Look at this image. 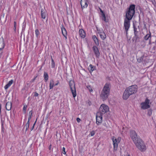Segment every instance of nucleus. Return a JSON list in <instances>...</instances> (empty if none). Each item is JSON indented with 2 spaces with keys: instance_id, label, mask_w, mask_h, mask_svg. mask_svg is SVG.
Returning a JSON list of instances; mask_svg holds the SVG:
<instances>
[{
  "instance_id": "c03bdc74",
  "label": "nucleus",
  "mask_w": 156,
  "mask_h": 156,
  "mask_svg": "<svg viewBox=\"0 0 156 156\" xmlns=\"http://www.w3.org/2000/svg\"><path fill=\"white\" fill-rule=\"evenodd\" d=\"M105 126H106V127H107V125H106L105 124V125H104Z\"/></svg>"
},
{
  "instance_id": "5701e85b",
  "label": "nucleus",
  "mask_w": 156,
  "mask_h": 156,
  "mask_svg": "<svg viewBox=\"0 0 156 156\" xmlns=\"http://www.w3.org/2000/svg\"><path fill=\"white\" fill-rule=\"evenodd\" d=\"M55 86L54 82L53 80H51L50 82V89H52Z\"/></svg>"
},
{
  "instance_id": "4be33fe9",
  "label": "nucleus",
  "mask_w": 156,
  "mask_h": 156,
  "mask_svg": "<svg viewBox=\"0 0 156 156\" xmlns=\"http://www.w3.org/2000/svg\"><path fill=\"white\" fill-rule=\"evenodd\" d=\"M94 41L95 44L96 45H98L99 44V41L98 40V39L96 37V36L94 35L92 37Z\"/></svg>"
},
{
  "instance_id": "e433bc0d",
  "label": "nucleus",
  "mask_w": 156,
  "mask_h": 156,
  "mask_svg": "<svg viewBox=\"0 0 156 156\" xmlns=\"http://www.w3.org/2000/svg\"><path fill=\"white\" fill-rule=\"evenodd\" d=\"M38 94L36 92H35L34 93V96L36 97L38 96Z\"/></svg>"
},
{
  "instance_id": "ea45409f",
  "label": "nucleus",
  "mask_w": 156,
  "mask_h": 156,
  "mask_svg": "<svg viewBox=\"0 0 156 156\" xmlns=\"http://www.w3.org/2000/svg\"><path fill=\"white\" fill-rule=\"evenodd\" d=\"M32 114V111H31L29 112V114L30 115H31Z\"/></svg>"
},
{
  "instance_id": "20e7f679",
  "label": "nucleus",
  "mask_w": 156,
  "mask_h": 156,
  "mask_svg": "<svg viewBox=\"0 0 156 156\" xmlns=\"http://www.w3.org/2000/svg\"><path fill=\"white\" fill-rule=\"evenodd\" d=\"M150 100L147 98L144 101L141 103V108L144 110L149 108L150 107Z\"/></svg>"
},
{
  "instance_id": "0eeeda50",
  "label": "nucleus",
  "mask_w": 156,
  "mask_h": 156,
  "mask_svg": "<svg viewBox=\"0 0 156 156\" xmlns=\"http://www.w3.org/2000/svg\"><path fill=\"white\" fill-rule=\"evenodd\" d=\"M130 94L132 95L136 93L138 87L136 85H133L128 87L126 89Z\"/></svg>"
},
{
  "instance_id": "393cba45",
  "label": "nucleus",
  "mask_w": 156,
  "mask_h": 156,
  "mask_svg": "<svg viewBox=\"0 0 156 156\" xmlns=\"http://www.w3.org/2000/svg\"><path fill=\"white\" fill-rule=\"evenodd\" d=\"M41 16L43 19H45L46 18V13L45 12H43V10L41 11Z\"/></svg>"
},
{
  "instance_id": "6ab92c4d",
  "label": "nucleus",
  "mask_w": 156,
  "mask_h": 156,
  "mask_svg": "<svg viewBox=\"0 0 156 156\" xmlns=\"http://www.w3.org/2000/svg\"><path fill=\"white\" fill-rule=\"evenodd\" d=\"M12 107V104L11 102H7L6 105V108L8 111L10 110Z\"/></svg>"
},
{
  "instance_id": "f3484780",
  "label": "nucleus",
  "mask_w": 156,
  "mask_h": 156,
  "mask_svg": "<svg viewBox=\"0 0 156 156\" xmlns=\"http://www.w3.org/2000/svg\"><path fill=\"white\" fill-rule=\"evenodd\" d=\"M151 33L150 32L149 34H147L144 37V39L145 40H149V44H151Z\"/></svg>"
},
{
  "instance_id": "9b49d317",
  "label": "nucleus",
  "mask_w": 156,
  "mask_h": 156,
  "mask_svg": "<svg viewBox=\"0 0 156 156\" xmlns=\"http://www.w3.org/2000/svg\"><path fill=\"white\" fill-rule=\"evenodd\" d=\"M96 123L98 125H100L102 121V116L100 113H97L96 116Z\"/></svg>"
},
{
  "instance_id": "4c0bfd02",
  "label": "nucleus",
  "mask_w": 156,
  "mask_h": 156,
  "mask_svg": "<svg viewBox=\"0 0 156 156\" xmlns=\"http://www.w3.org/2000/svg\"><path fill=\"white\" fill-rule=\"evenodd\" d=\"M76 120H77V121L78 122H80V118H77V119H76Z\"/></svg>"
},
{
  "instance_id": "a18cd8bd",
  "label": "nucleus",
  "mask_w": 156,
  "mask_h": 156,
  "mask_svg": "<svg viewBox=\"0 0 156 156\" xmlns=\"http://www.w3.org/2000/svg\"><path fill=\"white\" fill-rule=\"evenodd\" d=\"M127 156H130L129 155H128Z\"/></svg>"
},
{
  "instance_id": "dca6fc26",
  "label": "nucleus",
  "mask_w": 156,
  "mask_h": 156,
  "mask_svg": "<svg viewBox=\"0 0 156 156\" xmlns=\"http://www.w3.org/2000/svg\"><path fill=\"white\" fill-rule=\"evenodd\" d=\"M100 12H101L102 19L106 22H108V19L107 17H106L104 12L101 9L100 10Z\"/></svg>"
},
{
  "instance_id": "c9c22d12",
  "label": "nucleus",
  "mask_w": 156,
  "mask_h": 156,
  "mask_svg": "<svg viewBox=\"0 0 156 156\" xmlns=\"http://www.w3.org/2000/svg\"><path fill=\"white\" fill-rule=\"evenodd\" d=\"M27 107L26 106L24 105L23 107V110L25 111V112L26 110Z\"/></svg>"
},
{
  "instance_id": "58836bf2",
  "label": "nucleus",
  "mask_w": 156,
  "mask_h": 156,
  "mask_svg": "<svg viewBox=\"0 0 156 156\" xmlns=\"http://www.w3.org/2000/svg\"><path fill=\"white\" fill-rule=\"evenodd\" d=\"M31 115H29V116L28 118V121H30V120L31 119Z\"/></svg>"
},
{
  "instance_id": "f257e3e1",
  "label": "nucleus",
  "mask_w": 156,
  "mask_h": 156,
  "mask_svg": "<svg viewBox=\"0 0 156 156\" xmlns=\"http://www.w3.org/2000/svg\"><path fill=\"white\" fill-rule=\"evenodd\" d=\"M110 84L107 83L105 84L100 95V97L103 101L106 100L109 95Z\"/></svg>"
},
{
  "instance_id": "a878e982",
  "label": "nucleus",
  "mask_w": 156,
  "mask_h": 156,
  "mask_svg": "<svg viewBox=\"0 0 156 156\" xmlns=\"http://www.w3.org/2000/svg\"><path fill=\"white\" fill-rule=\"evenodd\" d=\"M44 77L45 81H47L48 80V74L46 72H44Z\"/></svg>"
},
{
  "instance_id": "a19ab883",
  "label": "nucleus",
  "mask_w": 156,
  "mask_h": 156,
  "mask_svg": "<svg viewBox=\"0 0 156 156\" xmlns=\"http://www.w3.org/2000/svg\"><path fill=\"white\" fill-rule=\"evenodd\" d=\"M16 22H14V27H15V29H16Z\"/></svg>"
},
{
  "instance_id": "79ce46f5",
  "label": "nucleus",
  "mask_w": 156,
  "mask_h": 156,
  "mask_svg": "<svg viewBox=\"0 0 156 156\" xmlns=\"http://www.w3.org/2000/svg\"><path fill=\"white\" fill-rule=\"evenodd\" d=\"M58 83H59V82L58 81L57 83H55V86H57L58 85Z\"/></svg>"
},
{
  "instance_id": "2eb2a0df",
  "label": "nucleus",
  "mask_w": 156,
  "mask_h": 156,
  "mask_svg": "<svg viewBox=\"0 0 156 156\" xmlns=\"http://www.w3.org/2000/svg\"><path fill=\"white\" fill-rule=\"evenodd\" d=\"M80 37L82 38H85L86 36V33L82 29H80L79 32Z\"/></svg>"
},
{
  "instance_id": "bb28decb",
  "label": "nucleus",
  "mask_w": 156,
  "mask_h": 156,
  "mask_svg": "<svg viewBox=\"0 0 156 156\" xmlns=\"http://www.w3.org/2000/svg\"><path fill=\"white\" fill-rule=\"evenodd\" d=\"M87 88L89 90L90 92H93V90L92 89L91 86H87Z\"/></svg>"
},
{
  "instance_id": "f03ea898",
  "label": "nucleus",
  "mask_w": 156,
  "mask_h": 156,
  "mask_svg": "<svg viewBox=\"0 0 156 156\" xmlns=\"http://www.w3.org/2000/svg\"><path fill=\"white\" fill-rule=\"evenodd\" d=\"M136 147L142 152L145 151L147 149L146 146L144 141L141 139H138L134 143Z\"/></svg>"
},
{
  "instance_id": "c756f323",
  "label": "nucleus",
  "mask_w": 156,
  "mask_h": 156,
  "mask_svg": "<svg viewBox=\"0 0 156 156\" xmlns=\"http://www.w3.org/2000/svg\"><path fill=\"white\" fill-rule=\"evenodd\" d=\"M2 48H1V49L2 48H3L5 47V42H4V41L3 39H2Z\"/></svg>"
},
{
  "instance_id": "6e6552de",
  "label": "nucleus",
  "mask_w": 156,
  "mask_h": 156,
  "mask_svg": "<svg viewBox=\"0 0 156 156\" xmlns=\"http://www.w3.org/2000/svg\"><path fill=\"white\" fill-rule=\"evenodd\" d=\"M99 111L101 114H104L109 111V108L107 105L102 104L100 107Z\"/></svg>"
},
{
  "instance_id": "f8f14e48",
  "label": "nucleus",
  "mask_w": 156,
  "mask_h": 156,
  "mask_svg": "<svg viewBox=\"0 0 156 156\" xmlns=\"http://www.w3.org/2000/svg\"><path fill=\"white\" fill-rule=\"evenodd\" d=\"M98 33L99 34L102 40H104L106 37L105 33L102 29H97Z\"/></svg>"
},
{
  "instance_id": "2f4dec72",
  "label": "nucleus",
  "mask_w": 156,
  "mask_h": 156,
  "mask_svg": "<svg viewBox=\"0 0 156 156\" xmlns=\"http://www.w3.org/2000/svg\"><path fill=\"white\" fill-rule=\"evenodd\" d=\"M152 110L149 109L148 111V114L149 115H151L152 113Z\"/></svg>"
},
{
  "instance_id": "a211bd4d",
  "label": "nucleus",
  "mask_w": 156,
  "mask_h": 156,
  "mask_svg": "<svg viewBox=\"0 0 156 156\" xmlns=\"http://www.w3.org/2000/svg\"><path fill=\"white\" fill-rule=\"evenodd\" d=\"M93 50L96 56L97 57H98L100 55V53L97 47L95 46H94L93 47Z\"/></svg>"
},
{
  "instance_id": "aec40b11",
  "label": "nucleus",
  "mask_w": 156,
  "mask_h": 156,
  "mask_svg": "<svg viewBox=\"0 0 156 156\" xmlns=\"http://www.w3.org/2000/svg\"><path fill=\"white\" fill-rule=\"evenodd\" d=\"M62 33L63 36L65 37L66 39H67V32L66 29L64 28H62Z\"/></svg>"
},
{
  "instance_id": "4468645a",
  "label": "nucleus",
  "mask_w": 156,
  "mask_h": 156,
  "mask_svg": "<svg viewBox=\"0 0 156 156\" xmlns=\"http://www.w3.org/2000/svg\"><path fill=\"white\" fill-rule=\"evenodd\" d=\"M131 95V94L129 93V91H127V90H126L124 91V92L123 94V98L124 100L127 99L129 96Z\"/></svg>"
},
{
  "instance_id": "f704fd0d",
  "label": "nucleus",
  "mask_w": 156,
  "mask_h": 156,
  "mask_svg": "<svg viewBox=\"0 0 156 156\" xmlns=\"http://www.w3.org/2000/svg\"><path fill=\"white\" fill-rule=\"evenodd\" d=\"M134 30L135 34H136L137 33V29L135 28V27L134 26Z\"/></svg>"
},
{
  "instance_id": "412c9836",
  "label": "nucleus",
  "mask_w": 156,
  "mask_h": 156,
  "mask_svg": "<svg viewBox=\"0 0 156 156\" xmlns=\"http://www.w3.org/2000/svg\"><path fill=\"white\" fill-rule=\"evenodd\" d=\"M13 82V80H11L9 81V83L4 87V88L5 90L8 89L11 85L12 84Z\"/></svg>"
},
{
  "instance_id": "b1692460",
  "label": "nucleus",
  "mask_w": 156,
  "mask_h": 156,
  "mask_svg": "<svg viewBox=\"0 0 156 156\" xmlns=\"http://www.w3.org/2000/svg\"><path fill=\"white\" fill-rule=\"evenodd\" d=\"M88 69L90 72H91L95 70V67L93 66L92 65L90 64L89 66Z\"/></svg>"
},
{
  "instance_id": "423d86ee",
  "label": "nucleus",
  "mask_w": 156,
  "mask_h": 156,
  "mask_svg": "<svg viewBox=\"0 0 156 156\" xmlns=\"http://www.w3.org/2000/svg\"><path fill=\"white\" fill-rule=\"evenodd\" d=\"M112 140L113 141L114 146V149L115 150H117L118 147V144L120 142L121 140V138L120 137H118L117 138L114 136L112 137Z\"/></svg>"
},
{
  "instance_id": "37998d69",
  "label": "nucleus",
  "mask_w": 156,
  "mask_h": 156,
  "mask_svg": "<svg viewBox=\"0 0 156 156\" xmlns=\"http://www.w3.org/2000/svg\"><path fill=\"white\" fill-rule=\"evenodd\" d=\"M51 145L50 146V147H49V149H51Z\"/></svg>"
},
{
  "instance_id": "ddd939ff",
  "label": "nucleus",
  "mask_w": 156,
  "mask_h": 156,
  "mask_svg": "<svg viewBox=\"0 0 156 156\" xmlns=\"http://www.w3.org/2000/svg\"><path fill=\"white\" fill-rule=\"evenodd\" d=\"M80 4L82 9L86 8L88 6L87 0H81Z\"/></svg>"
},
{
  "instance_id": "39448f33",
  "label": "nucleus",
  "mask_w": 156,
  "mask_h": 156,
  "mask_svg": "<svg viewBox=\"0 0 156 156\" xmlns=\"http://www.w3.org/2000/svg\"><path fill=\"white\" fill-rule=\"evenodd\" d=\"M69 86L71 90L73 97L75 98L76 95L75 85L73 81L70 80L69 82Z\"/></svg>"
},
{
  "instance_id": "473e14b6",
  "label": "nucleus",
  "mask_w": 156,
  "mask_h": 156,
  "mask_svg": "<svg viewBox=\"0 0 156 156\" xmlns=\"http://www.w3.org/2000/svg\"><path fill=\"white\" fill-rule=\"evenodd\" d=\"M62 153L64 154H66V152L65 151V148L64 147H63L62 148Z\"/></svg>"
},
{
  "instance_id": "7ed1b4c3",
  "label": "nucleus",
  "mask_w": 156,
  "mask_h": 156,
  "mask_svg": "<svg viewBox=\"0 0 156 156\" xmlns=\"http://www.w3.org/2000/svg\"><path fill=\"white\" fill-rule=\"evenodd\" d=\"M135 5H130L128 10L126 13V18L132 20L135 13Z\"/></svg>"
},
{
  "instance_id": "cd10ccee",
  "label": "nucleus",
  "mask_w": 156,
  "mask_h": 156,
  "mask_svg": "<svg viewBox=\"0 0 156 156\" xmlns=\"http://www.w3.org/2000/svg\"><path fill=\"white\" fill-rule=\"evenodd\" d=\"M30 124V121H28L25 125L26 130L28 129L29 128Z\"/></svg>"
},
{
  "instance_id": "1a4fd4ad",
  "label": "nucleus",
  "mask_w": 156,
  "mask_h": 156,
  "mask_svg": "<svg viewBox=\"0 0 156 156\" xmlns=\"http://www.w3.org/2000/svg\"><path fill=\"white\" fill-rule=\"evenodd\" d=\"M131 20L126 18L124 20V26L126 34H127V31L130 27V22Z\"/></svg>"
},
{
  "instance_id": "c85d7f7f",
  "label": "nucleus",
  "mask_w": 156,
  "mask_h": 156,
  "mask_svg": "<svg viewBox=\"0 0 156 156\" xmlns=\"http://www.w3.org/2000/svg\"><path fill=\"white\" fill-rule=\"evenodd\" d=\"M35 34L37 37H38L39 34V32L37 29H36L35 30Z\"/></svg>"
},
{
  "instance_id": "9d476101",
  "label": "nucleus",
  "mask_w": 156,
  "mask_h": 156,
  "mask_svg": "<svg viewBox=\"0 0 156 156\" xmlns=\"http://www.w3.org/2000/svg\"><path fill=\"white\" fill-rule=\"evenodd\" d=\"M130 136L134 143L137 141L138 139H140V138L137 137L136 133L134 131L132 130L130 131Z\"/></svg>"
},
{
  "instance_id": "72a5a7b5",
  "label": "nucleus",
  "mask_w": 156,
  "mask_h": 156,
  "mask_svg": "<svg viewBox=\"0 0 156 156\" xmlns=\"http://www.w3.org/2000/svg\"><path fill=\"white\" fill-rule=\"evenodd\" d=\"M95 134L94 131H92L90 133V135L91 136H93Z\"/></svg>"
},
{
  "instance_id": "7c9ffc66",
  "label": "nucleus",
  "mask_w": 156,
  "mask_h": 156,
  "mask_svg": "<svg viewBox=\"0 0 156 156\" xmlns=\"http://www.w3.org/2000/svg\"><path fill=\"white\" fill-rule=\"evenodd\" d=\"M55 64L53 59H51V67L52 68H54L55 67Z\"/></svg>"
}]
</instances>
